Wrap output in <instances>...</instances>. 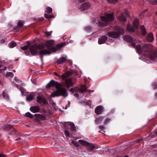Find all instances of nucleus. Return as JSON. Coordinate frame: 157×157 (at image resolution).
Wrapping results in <instances>:
<instances>
[{
  "instance_id": "nucleus-32",
  "label": "nucleus",
  "mask_w": 157,
  "mask_h": 157,
  "mask_svg": "<svg viewBox=\"0 0 157 157\" xmlns=\"http://www.w3.org/2000/svg\"><path fill=\"white\" fill-rule=\"evenodd\" d=\"M70 125L71 126V127L70 129L72 131H75L76 130L75 127L73 123H71Z\"/></svg>"
},
{
  "instance_id": "nucleus-47",
  "label": "nucleus",
  "mask_w": 157,
  "mask_h": 157,
  "mask_svg": "<svg viewBox=\"0 0 157 157\" xmlns=\"http://www.w3.org/2000/svg\"><path fill=\"white\" fill-rule=\"evenodd\" d=\"M49 15H48L47 14H45L44 15V17L46 18H49Z\"/></svg>"
},
{
  "instance_id": "nucleus-34",
  "label": "nucleus",
  "mask_w": 157,
  "mask_h": 157,
  "mask_svg": "<svg viewBox=\"0 0 157 157\" xmlns=\"http://www.w3.org/2000/svg\"><path fill=\"white\" fill-rule=\"evenodd\" d=\"M16 43L15 42H13L10 45V48H13L16 46Z\"/></svg>"
},
{
  "instance_id": "nucleus-52",
  "label": "nucleus",
  "mask_w": 157,
  "mask_h": 157,
  "mask_svg": "<svg viewBox=\"0 0 157 157\" xmlns=\"http://www.w3.org/2000/svg\"><path fill=\"white\" fill-rule=\"evenodd\" d=\"M0 157H6V155H2L0 153Z\"/></svg>"
},
{
  "instance_id": "nucleus-64",
  "label": "nucleus",
  "mask_w": 157,
  "mask_h": 157,
  "mask_svg": "<svg viewBox=\"0 0 157 157\" xmlns=\"http://www.w3.org/2000/svg\"><path fill=\"white\" fill-rule=\"evenodd\" d=\"M156 96H157V93L156 94Z\"/></svg>"
},
{
  "instance_id": "nucleus-53",
  "label": "nucleus",
  "mask_w": 157,
  "mask_h": 157,
  "mask_svg": "<svg viewBox=\"0 0 157 157\" xmlns=\"http://www.w3.org/2000/svg\"><path fill=\"white\" fill-rule=\"evenodd\" d=\"M6 94L5 93H4V92H3V95L4 96V97L6 98Z\"/></svg>"
},
{
  "instance_id": "nucleus-22",
  "label": "nucleus",
  "mask_w": 157,
  "mask_h": 157,
  "mask_svg": "<svg viewBox=\"0 0 157 157\" xmlns=\"http://www.w3.org/2000/svg\"><path fill=\"white\" fill-rule=\"evenodd\" d=\"M66 60V58L63 57L60 58L57 60V63L59 64H61L65 62Z\"/></svg>"
},
{
  "instance_id": "nucleus-29",
  "label": "nucleus",
  "mask_w": 157,
  "mask_h": 157,
  "mask_svg": "<svg viewBox=\"0 0 157 157\" xmlns=\"http://www.w3.org/2000/svg\"><path fill=\"white\" fill-rule=\"evenodd\" d=\"M17 25V27L20 28H22L24 26L23 24L21 21H19L18 22Z\"/></svg>"
},
{
  "instance_id": "nucleus-5",
  "label": "nucleus",
  "mask_w": 157,
  "mask_h": 157,
  "mask_svg": "<svg viewBox=\"0 0 157 157\" xmlns=\"http://www.w3.org/2000/svg\"><path fill=\"white\" fill-rule=\"evenodd\" d=\"M44 46L42 45L34 44L30 47L29 49L31 55L33 56L38 54V50L43 48Z\"/></svg>"
},
{
  "instance_id": "nucleus-61",
  "label": "nucleus",
  "mask_w": 157,
  "mask_h": 157,
  "mask_svg": "<svg viewBox=\"0 0 157 157\" xmlns=\"http://www.w3.org/2000/svg\"><path fill=\"white\" fill-rule=\"evenodd\" d=\"M123 157H128V156H127V155H125V156H123Z\"/></svg>"
},
{
  "instance_id": "nucleus-37",
  "label": "nucleus",
  "mask_w": 157,
  "mask_h": 157,
  "mask_svg": "<svg viewBox=\"0 0 157 157\" xmlns=\"http://www.w3.org/2000/svg\"><path fill=\"white\" fill-rule=\"evenodd\" d=\"M99 127V128L101 129V132L103 133V132H105V131H104L105 127L104 126H100Z\"/></svg>"
},
{
  "instance_id": "nucleus-27",
  "label": "nucleus",
  "mask_w": 157,
  "mask_h": 157,
  "mask_svg": "<svg viewBox=\"0 0 157 157\" xmlns=\"http://www.w3.org/2000/svg\"><path fill=\"white\" fill-rule=\"evenodd\" d=\"M34 99L33 95L31 94L28 95L26 98V100L29 101H31Z\"/></svg>"
},
{
  "instance_id": "nucleus-48",
  "label": "nucleus",
  "mask_w": 157,
  "mask_h": 157,
  "mask_svg": "<svg viewBox=\"0 0 157 157\" xmlns=\"http://www.w3.org/2000/svg\"><path fill=\"white\" fill-rule=\"evenodd\" d=\"M5 40L4 39H2L1 40H0V43H5Z\"/></svg>"
},
{
  "instance_id": "nucleus-25",
  "label": "nucleus",
  "mask_w": 157,
  "mask_h": 157,
  "mask_svg": "<svg viewBox=\"0 0 157 157\" xmlns=\"http://www.w3.org/2000/svg\"><path fill=\"white\" fill-rule=\"evenodd\" d=\"M127 29L128 31L132 32H134L135 30L133 26V27H132L129 24H128L127 26Z\"/></svg>"
},
{
  "instance_id": "nucleus-10",
  "label": "nucleus",
  "mask_w": 157,
  "mask_h": 157,
  "mask_svg": "<svg viewBox=\"0 0 157 157\" xmlns=\"http://www.w3.org/2000/svg\"><path fill=\"white\" fill-rule=\"evenodd\" d=\"M151 45L148 44H145L142 47V53L150 51L151 50Z\"/></svg>"
},
{
  "instance_id": "nucleus-30",
  "label": "nucleus",
  "mask_w": 157,
  "mask_h": 157,
  "mask_svg": "<svg viewBox=\"0 0 157 157\" xmlns=\"http://www.w3.org/2000/svg\"><path fill=\"white\" fill-rule=\"evenodd\" d=\"M86 86H82L81 88L79 89L78 90L81 92L82 93H83L86 90Z\"/></svg>"
},
{
  "instance_id": "nucleus-41",
  "label": "nucleus",
  "mask_w": 157,
  "mask_h": 157,
  "mask_svg": "<svg viewBox=\"0 0 157 157\" xmlns=\"http://www.w3.org/2000/svg\"><path fill=\"white\" fill-rule=\"evenodd\" d=\"M9 134H17V131L16 130V133H14V131L13 130H10L9 132Z\"/></svg>"
},
{
  "instance_id": "nucleus-7",
  "label": "nucleus",
  "mask_w": 157,
  "mask_h": 157,
  "mask_svg": "<svg viewBox=\"0 0 157 157\" xmlns=\"http://www.w3.org/2000/svg\"><path fill=\"white\" fill-rule=\"evenodd\" d=\"M124 38L125 40L129 42L131 46L134 48L135 47V44L133 41V39L132 37L128 35H125L124 36Z\"/></svg>"
},
{
  "instance_id": "nucleus-55",
  "label": "nucleus",
  "mask_w": 157,
  "mask_h": 157,
  "mask_svg": "<svg viewBox=\"0 0 157 157\" xmlns=\"http://www.w3.org/2000/svg\"><path fill=\"white\" fill-rule=\"evenodd\" d=\"M54 74H55V75H56V76H58L59 77H60V76H61V75H59L56 72H54Z\"/></svg>"
},
{
  "instance_id": "nucleus-57",
  "label": "nucleus",
  "mask_w": 157,
  "mask_h": 157,
  "mask_svg": "<svg viewBox=\"0 0 157 157\" xmlns=\"http://www.w3.org/2000/svg\"><path fill=\"white\" fill-rule=\"evenodd\" d=\"M155 134L157 136V130H155Z\"/></svg>"
},
{
  "instance_id": "nucleus-14",
  "label": "nucleus",
  "mask_w": 157,
  "mask_h": 157,
  "mask_svg": "<svg viewBox=\"0 0 157 157\" xmlns=\"http://www.w3.org/2000/svg\"><path fill=\"white\" fill-rule=\"evenodd\" d=\"M51 53V51L46 49L40 50L39 52V54L41 56L40 58L41 59H42L43 57V56H41L44 55L49 54Z\"/></svg>"
},
{
  "instance_id": "nucleus-58",
  "label": "nucleus",
  "mask_w": 157,
  "mask_h": 157,
  "mask_svg": "<svg viewBox=\"0 0 157 157\" xmlns=\"http://www.w3.org/2000/svg\"><path fill=\"white\" fill-rule=\"evenodd\" d=\"M43 18H40L39 19H38L39 20V21H42L43 20Z\"/></svg>"
},
{
  "instance_id": "nucleus-43",
  "label": "nucleus",
  "mask_w": 157,
  "mask_h": 157,
  "mask_svg": "<svg viewBox=\"0 0 157 157\" xmlns=\"http://www.w3.org/2000/svg\"><path fill=\"white\" fill-rule=\"evenodd\" d=\"M64 133H65V135L67 136H69L70 134H69V132H68L66 130H65Z\"/></svg>"
},
{
  "instance_id": "nucleus-42",
  "label": "nucleus",
  "mask_w": 157,
  "mask_h": 157,
  "mask_svg": "<svg viewBox=\"0 0 157 157\" xmlns=\"http://www.w3.org/2000/svg\"><path fill=\"white\" fill-rule=\"evenodd\" d=\"M85 30L87 32H89L91 30V28L90 27H87L85 28Z\"/></svg>"
},
{
  "instance_id": "nucleus-44",
  "label": "nucleus",
  "mask_w": 157,
  "mask_h": 157,
  "mask_svg": "<svg viewBox=\"0 0 157 157\" xmlns=\"http://www.w3.org/2000/svg\"><path fill=\"white\" fill-rule=\"evenodd\" d=\"M124 11L125 13V15H126L127 17H128L129 16V13L128 11L126 9L124 10Z\"/></svg>"
},
{
  "instance_id": "nucleus-62",
  "label": "nucleus",
  "mask_w": 157,
  "mask_h": 157,
  "mask_svg": "<svg viewBox=\"0 0 157 157\" xmlns=\"http://www.w3.org/2000/svg\"><path fill=\"white\" fill-rule=\"evenodd\" d=\"M2 65L0 64V68L1 67H2Z\"/></svg>"
},
{
  "instance_id": "nucleus-35",
  "label": "nucleus",
  "mask_w": 157,
  "mask_h": 157,
  "mask_svg": "<svg viewBox=\"0 0 157 157\" xmlns=\"http://www.w3.org/2000/svg\"><path fill=\"white\" fill-rule=\"evenodd\" d=\"M29 45L25 46L24 47H21L20 48L23 50L25 51L29 48Z\"/></svg>"
},
{
  "instance_id": "nucleus-1",
  "label": "nucleus",
  "mask_w": 157,
  "mask_h": 157,
  "mask_svg": "<svg viewBox=\"0 0 157 157\" xmlns=\"http://www.w3.org/2000/svg\"><path fill=\"white\" fill-rule=\"evenodd\" d=\"M63 85L62 84L60 83L57 82L55 81L54 80H52L46 86L47 88L55 86L57 89L56 91L53 93L51 94V97H55L63 96L65 98L68 95V93L66 90L64 88L61 87Z\"/></svg>"
},
{
  "instance_id": "nucleus-13",
  "label": "nucleus",
  "mask_w": 157,
  "mask_h": 157,
  "mask_svg": "<svg viewBox=\"0 0 157 157\" xmlns=\"http://www.w3.org/2000/svg\"><path fill=\"white\" fill-rule=\"evenodd\" d=\"M3 129L6 131H9L12 130L14 131V133H16V130L11 125H6L3 127Z\"/></svg>"
},
{
  "instance_id": "nucleus-60",
  "label": "nucleus",
  "mask_w": 157,
  "mask_h": 157,
  "mask_svg": "<svg viewBox=\"0 0 157 157\" xmlns=\"http://www.w3.org/2000/svg\"><path fill=\"white\" fill-rule=\"evenodd\" d=\"M89 92H94V90H89Z\"/></svg>"
},
{
  "instance_id": "nucleus-24",
  "label": "nucleus",
  "mask_w": 157,
  "mask_h": 157,
  "mask_svg": "<svg viewBox=\"0 0 157 157\" xmlns=\"http://www.w3.org/2000/svg\"><path fill=\"white\" fill-rule=\"evenodd\" d=\"M119 20L122 22H125L126 21V17L124 16L123 13H121L120 16L119 17Z\"/></svg>"
},
{
  "instance_id": "nucleus-23",
  "label": "nucleus",
  "mask_w": 157,
  "mask_h": 157,
  "mask_svg": "<svg viewBox=\"0 0 157 157\" xmlns=\"http://www.w3.org/2000/svg\"><path fill=\"white\" fill-rule=\"evenodd\" d=\"M139 25V21L137 19H136L133 23V26L135 29H138V26Z\"/></svg>"
},
{
  "instance_id": "nucleus-19",
  "label": "nucleus",
  "mask_w": 157,
  "mask_h": 157,
  "mask_svg": "<svg viewBox=\"0 0 157 157\" xmlns=\"http://www.w3.org/2000/svg\"><path fill=\"white\" fill-rule=\"evenodd\" d=\"M30 111L32 112L35 113L38 112L40 110L39 107L37 106L31 107L30 109Z\"/></svg>"
},
{
  "instance_id": "nucleus-38",
  "label": "nucleus",
  "mask_w": 157,
  "mask_h": 157,
  "mask_svg": "<svg viewBox=\"0 0 157 157\" xmlns=\"http://www.w3.org/2000/svg\"><path fill=\"white\" fill-rule=\"evenodd\" d=\"M52 33V31H50V32H46L45 33L46 35L48 37L49 36H51V34Z\"/></svg>"
},
{
  "instance_id": "nucleus-63",
  "label": "nucleus",
  "mask_w": 157,
  "mask_h": 157,
  "mask_svg": "<svg viewBox=\"0 0 157 157\" xmlns=\"http://www.w3.org/2000/svg\"><path fill=\"white\" fill-rule=\"evenodd\" d=\"M6 67H4V69H5V70H6Z\"/></svg>"
},
{
  "instance_id": "nucleus-31",
  "label": "nucleus",
  "mask_w": 157,
  "mask_h": 157,
  "mask_svg": "<svg viewBox=\"0 0 157 157\" xmlns=\"http://www.w3.org/2000/svg\"><path fill=\"white\" fill-rule=\"evenodd\" d=\"M25 116L26 117H29L31 118H33V116L30 113L28 112L27 113H26L25 115Z\"/></svg>"
},
{
  "instance_id": "nucleus-28",
  "label": "nucleus",
  "mask_w": 157,
  "mask_h": 157,
  "mask_svg": "<svg viewBox=\"0 0 157 157\" xmlns=\"http://www.w3.org/2000/svg\"><path fill=\"white\" fill-rule=\"evenodd\" d=\"M140 29L143 35H145L146 34V31L145 27L143 25H142L140 27Z\"/></svg>"
},
{
  "instance_id": "nucleus-54",
  "label": "nucleus",
  "mask_w": 157,
  "mask_h": 157,
  "mask_svg": "<svg viewBox=\"0 0 157 157\" xmlns=\"http://www.w3.org/2000/svg\"><path fill=\"white\" fill-rule=\"evenodd\" d=\"M78 2H82L85 1V0H78Z\"/></svg>"
},
{
  "instance_id": "nucleus-9",
  "label": "nucleus",
  "mask_w": 157,
  "mask_h": 157,
  "mask_svg": "<svg viewBox=\"0 0 157 157\" xmlns=\"http://www.w3.org/2000/svg\"><path fill=\"white\" fill-rule=\"evenodd\" d=\"M74 72V71H67L64 74H63L62 75H61V76H60V77L62 78L63 80H64L68 76L72 75Z\"/></svg>"
},
{
  "instance_id": "nucleus-3",
  "label": "nucleus",
  "mask_w": 157,
  "mask_h": 157,
  "mask_svg": "<svg viewBox=\"0 0 157 157\" xmlns=\"http://www.w3.org/2000/svg\"><path fill=\"white\" fill-rule=\"evenodd\" d=\"M65 44V43L59 44L57 45L56 47H53L54 41L51 40L47 41L45 45L48 49H50L52 52H55L62 47Z\"/></svg>"
},
{
  "instance_id": "nucleus-36",
  "label": "nucleus",
  "mask_w": 157,
  "mask_h": 157,
  "mask_svg": "<svg viewBox=\"0 0 157 157\" xmlns=\"http://www.w3.org/2000/svg\"><path fill=\"white\" fill-rule=\"evenodd\" d=\"M6 76L7 77H13V75L12 72H8L6 74Z\"/></svg>"
},
{
  "instance_id": "nucleus-8",
  "label": "nucleus",
  "mask_w": 157,
  "mask_h": 157,
  "mask_svg": "<svg viewBox=\"0 0 157 157\" xmlns=\"http://www.w3.org/2000/svg\"><path fill=\"white\" fill-rule=\"evenodd\" d=\"M90 6V5L89 2H85L82 4L80 8V9L82 11H83L88 9Z\"/></svg>"
},
{
  "instance_id": "nucleus-51",
  "label": "nucleus",
  "mask_w": 157,
  "mask_h": 157,
  "mask_svg": "<svg viewBox=\"0 0 157 157\" xmlns=\"http://www.w3.org/2000/svg\"><path fill=\"white\" fill-rule=\"evenodd\" d=\"M74 95L77 98H78L79 96V95L77 93L75 94H74Z\"/></svg>"
},
{
  "instance_id": "nucleus-39",
  "label": "nucleus",
  "mask_w": 157,
  "mask_h": 157,
  "mask_svg": "<svg viewBox=\"0 0 157 157\" xmlns=\"http://www.w3.org/2000/svg\"><path fill=\"white\" fill-rule=\"evenodd\" d=\"M72 143L74 145L77 147H79L80 146V145L77 142L75 141H72Z\"/></svg>"
},
{
  "instance_id": "nucleus-16",
  "label": "nucleus",
  "mask_w": 157,
  "mask_h": 157,
  "mask_svg": "<svg viewBox=\"0 0 157 157\" xmlns=\"http://www.w3.org/2000/svg\"><path fill=\"white\" fill-rule=\"evenodd\" d=\"M107 39V37L106 36H102L99 39L98 43L99 44H103L106 42Z\"/></svg>"
},
{
  "instance_id": "nucleus-59",
  "label": "nucleus",
  "mask_w": 157,
  "mask_h": 157,
  "mask_svg": "<svg viewBox=\"0 0 157 157\" xmlns=\"http://www.w3.org/2000/svg\"><path fill=\"white\" fill-rule=\"evenodd\" d=\"M25 53L26 54V55H28L29 54V53L28 54V53H27V52H25Z\"/></svg>"
},
{
  "instance_id": "nucleus-12",
  "label": "nucleus",
  "mask_w": 157,
  "mask_h": 157,
  "mask_svg": "<svg viewBox=\"0 0 157 157\" xmlns=\"http://www.w3.org/2000/svg\"><path fill=\"white\" fill-rule=\"evenodd\" d=\"M149 57L152 60L157 59V52L155 51H151L149 55Z\"/></svg>"
},
{
  "instance_id": "nucleus-46",
  "label": "nucleus",
  "mask_w": 157,
  "mask_h": 157,
  "mask_svg": "<svg viewBox=\"0 0 157 157\" xmlns=\"http://www.w3.org/2000/svg\"><path fill=\"white\" fill-rule=\"evenodd\" d=\"M110 121V119H109V118L106 119L105 121L104 124H107Z\"/></svg>"
},
{
  "instance_id": "nucleus-18",
  "label": "nucleus",
  "mask_w": 157,
  "mask_h": 157,
  "mask_svg": "<svg viewBox=\"0 0 157 157\" xmlns=\"http://www.w3.org/2000/svg\"><path fill=\"white\" fill-rule=\"evenodd\" d=\"M36 117L38 120L44 121L46 120V117L44 115L40 114H36L35 115Z\"/></svg>"
},
{
  "instance_id": "nucleus-45",
  "label": "nucleus",
  "mask_w": 157,
  "mask_h": 157,
  "mask_svg": "<svg viewBox=\"0 0 157 157\" xmlns=\"http://www.w3.org/2000/svg\"><path fill=\"white\" fill-rule=\"evenodd\" d=\"M73 40H71V38H69L67 40V44L71 43Z\"/></svg>"
},
{
  "instance_id": "nucleus-33",
  "label": "nucleus",
  "mask_w": 157,
  "mask_h": 157,
  "mask_svg": "<svg viewBox=\"0 0 157 157\" xmlns=\"http://www.w3.org/2000/svg\"><path fill=\"white\" fill-rule=\"evenodd\" d=\"M46 12L48 13H51L52 12V9L49 7H48L46 9Z\"/></svg>"
},
{
  "instance_id": "nucleus-56",
  "label": "nucleus",
  "mask_w": 157,
  "mask_h": 157,
  "mask_svg": "<svg viewBox=\"0 0 157 157\" xmlns=\"http://www.w3.org/2000/svg\"><path fill=\"white\" fill-rule=\"evenodd\" d=\"M21 138L19 137V138H17V139H16V140L17 141V140H21Z\"/></svg>"
},
{
  "instance_id": "nucleus-11",
  "label": "nucleus",
  "mask_w": 157,
  "mask_h": 157,
  "mask_svg": "<svg viewBox=\"0 0 157 157\" xmlns=\"http://www.w3.org/2000/svg\"><path fill=\"white\" fill-rule=\"evenodd\" d=\"M65 83L66 86L68 88L74 85L71 78L66 79L65 80Z\"/></svg>"
},
{
  "instance_id": "nucleus-26",
  "label": "nucleus",
  "mask_w": 157,
  "mask_h": 157,
  "mask_svg": "<svg viewBox=\"0 0 157 157\" xmlns=\"http://www.w3.org/2000/svg\"><path fill=\"white\" fill-rule=\"evenodd\" d=\"M104 117H97L96 118L95 120V122L96 124H99L103 120Z\"/></svg>"
},
{
  "instance_id": "nucleus-2",
  "label": "nucleus",
  "mask_w": 157,
  "mask_h": 157,
  "mask_svg": "<svg viewBox=\"0 0 157 157\" xmlns=\"http://www.w3.org/2000/svg\"><path fill=\"white\" fill-rule=\"evenodd\" d=\"M101 21L99 22V25L101 27L106 26L109 22L114 19V14L113 13H105L104 16L101 17Z\"/></svg>"
},
{
  "instance_id": "nucleus-40",
  "label": "nucleus",
  "mask_w": 157,
  "mask_h": 157,
  "mask_svg": "<svg viewBox=\"0 0 157 157\" xmlns=\"http://www.w3.org/2000/svg\"><path fill=\"white\" fill-rule=\"evenodd\" d=\"M108 2L110 3H115L117 2V0H108Z\"/></svg>"
},
{
  "instance_id": "nucleus-15",
  "label": "nucleus",
  "mask_w": 157,
  "mask_h": 157,
  "mask_svg": "<svg viewBox=\"0 0 157 157\" xmlns=\"http://www.w3.org/2000/svg\"><path fill=\"white\" fill-rule=\"evenodd\" d=\"M103 109V108L102 106L100 105L98 106L95 109V113L98 115L100 114L102 112Z\"/></svg>"
},
{
  "instance_id": "nucleus-20",
  "label": "nucleus",
  "mask_w": 157,
  "mask_h": 157,
  "mask_svg": "<svg viewBox=\"0 0 157 157\" xmlns=\"http://www.w3.org/2000/svg\"><path fill=\"white\" fill-rule=\"evenodd\" d=\"M154 39L153 34L152 33H149L147 37L146 40L149 42L152 41Z\"/></svg>"
},
{
  "instance_id": "nucleus-50",
  "label": "nucleus",
  "mask_w": 157,
  "mask_h": 157,
  "mask_svg": "<svg viewBox=\"0 0 157 157\" xmlns=\"http://www.w3.org/2000/svg\"><path fill=\"white\" fill-rule=\"evenodd\" d=\"M49 18H52L54 17V16L53 14L49 15Z\"/></svg>"
},
{
  "instance_id": "nucleus-21",
  "label": "nucleus",
  "mask_w": 157,
  "mask_h": 157,
  "mask_svg": "<svg viewBox=\"0 0 157 157\" xmlns=\"http://www.w3.org/2000/svg\"><path fill=\"white\" fill-rule=\"evenodd\" d=\"M136 49V50L137 52L139 54H141L142 53V48L141 46L140 45H138L136 46H135Z\"/></svg>"
},
{
  "instance_id": "nucleus-17",
  "label": "nucleus",
  "mask_w": 157,
  "mask_h": 157,
  "mask_svg": "<svg viewBox=\"0 0 157 157\" xmlns=\"http://www.w3.org/2000/svg\"><path fill=\"white\" fill-rule=\"evenodd\" d=\"M37 101L39 103H42L44 104H46L47 101L43 97L38 96L37 98Z\"/></svg>"
},
{
  "instance_id": "nucleus-6",
  "label": "nucleus",
  "mask_w": 157,
  "mask_h": 157,
  "mask_svg": "<svg viewBox=\"0 0 157 157\" xmlns=\"http://www.w3.org/2000/svg\"><path fill=\"white\" fill-rule=\"evenodd\" d=\"M78 141L82 145L87 146V148L90 151L93 150L95 147V146L93 144L89 143L85 140H80Z\"/></svg>"
},
{
  "instance_id": "nucleus-4",
  "label": "nucleus",
  "mask_w": 157,
  "mask_h": 157,
  "mask_svg": "<svg viewBox=\"0 0 157 157\" xmlns=\"http://www.w3.org/2000/svg\"><path fill=\"white\" fill-rule=\"evenodd\" d=\"M115 29L117 32H109L108 33L109 36L113 38H117L119 37L120 34H123L124 33V29L122 28L116 26Z\"/></svg>"
},
{
  "instance_id": "nucleus-49",
  "label": "nucleus",
  "mask_w": 157,
  "mask_h": 157,
  "mask_svg": "<svg viewBox=\"0 0 157 157\" xmlns=\"http://www.w3.org/2000/svg\"><path fill=\"white\" fill-rule=\"evenodd\" d=\"M141 140V139H138L136 140L135 141V143H138L140 142Z\"/></svg>"
}]
</instances>
